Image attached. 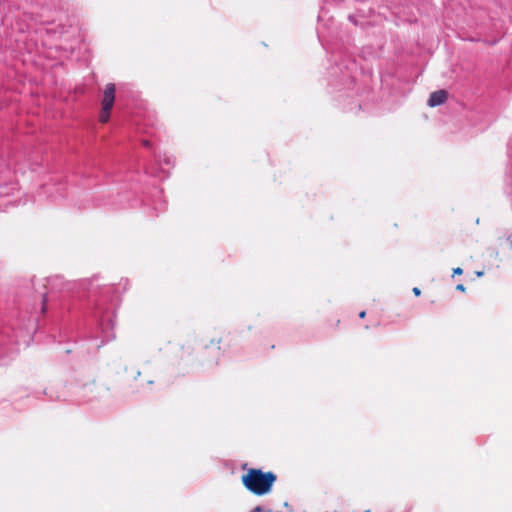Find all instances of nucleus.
<instances>
[{
  "label": "nucleus",
  "instance_id": "1",
  "mask_svg": "<svg viewBox=\"0 0 512 512\" xmlns=\"http://www.w3.org/2000/svg\"><path fill=\"white\" fill-rule=\"evenodd\" d=\"M97 280V277L84 280L82 285L87 289L89 301L94 304L93 315L102 332V345L104 342H109L115 338L113 331L115 307L112 302L116 295L113 285L98 284L96 283Z\"/></svg>",
  "mask_w": 512,
  "mask_h": 512
},
{
  "label": "nucleus",
  "instance_id": "2",
  "mask_svg": "<svg viewBox=\"0 0 512 512\" xmlns=\"http://www.w3.org/2000/svg\"><path fill=\"white\" fill-rule=\"evenodd\" d=\"M358 73V65L351 58H342L340 62L335 60V64L329 68V85L333 86L337 91L346 89L351 91L347 96L354 94L355 80Z\"/></svg>",
  "mask_w": 512,
  "mask_h": 512
},
{
  "label": "nucleus",
  "instance_id": "3",
  "mask_svg": "<svg viewBox=\"0 0 512 512\" xmlns=\"http://www.w3.org/2000/svg\"><path fill=\"white\" fill-rule=\"evenodd\" d=\"M276 481L277 475L274 472L263 471L261 468H249L241 476V482L245 489L255 496L269 494Z\"/></svg>",
  "mask_w": 512,
  "mask_h": 512
},
{
  "label": "nucleus",
  "instance_id": "4",
  "mask_svg": "<svg viewBox=\"0 0 512 512\" xmlns=\"http://www.w3.org/2000/svg\"><path fill=\"white\" fill-rule=\"evenodd\" d=\"M20 341L14 328L5 326L0 329V361L13 358L19 352Z\"/></svg>",
  "mask_w": 512,
  "mask_h": 512
},
{
  "label": "nucleus",
  "instance_id": "5",
  "mask_svg": "<svg viewBox=\"0 0 512 512\" xmlns=\"http://www.w3.org/2000/svg\"><path fill=\"white\" fill-rule=\"evenodd\" d=\"M115 91L116 86L114 83H109L106 85L102 99V106H104L105 111L112 110L115 102Z\"/></svg>",
  "mask_w": 512,
  "mask_h": 512
},
{
  "label": "nucleus",
  "instance_id": "6",
  "mask_svg": "<svg viewBox=\"0 0 512 512\" xmlns=\"http://www.w3.org/2000/svg\"><path fill=\"white\" fill-rule=\"evenodd\" d=\"M448 98V92L446 90H437L430 94L427 101L429 107H437L445 103Z\"/></svg>",
  "mask_w": 512,
  "mask_h": 512
},
{
  "label": "nucleus",
  "instance_id": "7",
  "mask_svg": "<svg viewBox=\"0 0 512 512\" xmlns=\"http://www.w3.org/2000/svg\"><path fill=\"white\" fill-rule=\"evenodd\" d=\"M18 190V184L16 182L0 181V199L14 195V193Z\"/></svg>",
  "mask_w": 512,
  "mask_h": 512
},
{
  "label": "nucleus",
  "instance_id": "8",
  "mask_svg": "<svg viewBox=\"0 0 512 512\" xmlns=\"http://www.w3.org/2000/svg\"><path fill=\"white\" fill-rule=\"evenodd\" d=\"M348 20L357 27H360L361 29H367L368 27L374 26L376 24V21L372 20H363L360 18L357 13H352L348 15Z\"/></svg>",
  "mask_w": 512,
  "mask_h": 512
},
{
  "label": "nucleus",
  "instance_id": "9",
  "mask_svg": "<svg viewBox=\"0 0 512 512\" xmlns=\"http://www.w3.org/2000/svg\"><path fill=\"white\" fill-rule=\"evenodd\" d=\"M47 283L51 289H58L59 291L70 289V284L66 283L61 276H53L47 279Z\"/></svg>",
  "mask_w": 512,
  "mask_h": 512
},
{
  "label": "nucleus",
  "instance_id": "10",
  "mask_svg": "<svg viewBox=\"0 0 512 512\" xmlns=\"http://www.w3.org/2000/svg\"><path fill=\"white\" fill-rule=\"evenodd\" d=\"M355 12L363 20H370V18L372 17V14L374 13V10L371 7L367 8V9L366 8H358Z\"/></svg>",
  "mask_w": 512,
  "mask_h": 512
},
{
  "label": "nucleus",
  "instance_id": "11",
  "mask_svg": "<svg viewBox=\"0 0 512 512\" xmlns=\"http://www.w3.org/2000/svg\"><path fill=\"white\" fill-rule=\"evenodd\" d=\"M110 113H111V110L105 111L104 110V106H102L101 113H100V116H99V120L102 123L107 122L109 120V118H110Z\"/></svg>",
  "mask_w": 512,
  "mask_h": 512
},
{
  "label": "nucleus",
  "instance_id": "12",
  "mask_svg": "<svg viewBox=\"0 0 512 512\" xmlns=\"http://www.w3.org/2000/svg\"><path fill=\"white\" fill-rule=\"evenodd\" d=\"M157 160L159 163H164L166 165H172L174 163L173 157L167 155H164L163 158L159 156Z\"/></svg>",
  "mask_w": 512,
  "mask_h": 512
},
{
  "label": "nucleus",
  "instance_id": "13",
  "mask_svg": "<svg viewBox=\"0 0 512 512\" xmlns=\"http://www.w3.org/2000/svg\"><path fill=\"white\" fill-rule=\"evenodd\" d=\"M251 512H273L272 509H264L262 506H256Z\"/></svg>",
  "mask_w": 512,
  "mask_h": 512
},
{
  "label": "nucleus",
  "instance_id": "14",
  "mask_svg": "<svg viewBox=\"0 0 512 512\" xmlns=\"http://www.w3.org/2000/svg\"><path fill=\"white\" fill-rule=\"evenodd\" d=\"M462 274H463V269L460 268V267H457V268L453 269L452 277L459 276V275H462Z\"/></svg>",
  "mask_w": 512,
  "mask_h": 512
},
{
  "label": "nucleus",
  "instance_id": "15",
  "mask_svg": "<svg viewBox=\"0 0 512 512\" xmlns=\"http://www.w3.org/2000/svg\"><path fill=\"white\" fill-rule=\"evenodd\" d=\"M46 297H47V294H44L43 295V304H42V307H41L42 313L46 312Z\"/></svg>",
  "mask_w": 512,
  "mask_h": 512
},
{
  "label": "nucleus",
  "instance_id": "16",
  "mask_svg": "<svg viewBox=\"0 0 512 512\" xmlns=\"http://www.w3.org/2000/svg\"><path fill=\"white\" fill-rule=\"evenodd\" d=\"M456 290L460 291V292H464L466 290V288L463 284L460 283L456 286Z\"/></svg>",
  "mask_w": 512,
  "mask_h": 512
},
{
  "label": "nucleus",
  "instance_id": "17",
  "mask_svg": "<svg viewBox=\"0 0 512 512\" xmlns=\"http://www.w3.org/2000/svg\"><path fill=\"white\" fill-rule=\"evenodd\" d=\"M412 291H413L415 296H420L421 295V290L418 287H414Z\"/></svg>",
  "mask_w": 512,
  "mask_h": 512
},
{
  "label": "nucleus",
  "instance_id": "18",
  "mask_svg": "<svg viewBox=\"0 0 512 512\" xmlns=\"http://www.w3.org/2000/svg\"><path fill=\"white\" fill-rule=\"evenodd\" d=\"M142 144H143V146H145L147 148L151 147V142L147 139L142 140Z\"/></svg>",
  "mask_w": 512,
  "mask_h": 512
},
{
  "label": "nucleus",
  "instance_id": "19",
  "mask_svg": "<svg viewBox=\"0 0 512 512\" xmlns=\"http://www.w3.org/2000/svg\"><path fill=\"white\" fill-rule=\"evenodd\" d=\"M164 209H165V202L163 201V202L160 203L159 210L163 211ZM154 210H158V207L154 206Z\"/></svg>",
  "mask_w": 512,
  "mask_h": 512
},
{
  "label": "nucleus",
  "instance_id": "20",
  "mask_svg": "<svg viewBox=\"0 0 512 512\" xmlns=\"http://www.w3.org/2000/svg\"><path fill=\"white\" fill-rule=\"evenodd\" d=\"M57 191H58V193H59V195H60L61 197H64V196H65V194L63 193V185H62V184L60 185V187L58 188V190H57Z\"/></svg>",
  "mask_w": 512,
  "mask_h": 512
},
{
  "label": "nucleus",
  "instance_id": "21",
  "mask_svg": "<svg viewBox=\"0 0 512 512\" xmlns=\"http://www.w3.org/2000/svg\"><path fill=\"white\" fill-rule=\"evenodd\" d=\"M284 507H286L289 510V512L293 511L292 507L290 506V504L288 502H284Z\"/></svg>",
  "mask_w": 512,
  "mask_h": 512
},
{
  "label": "nucleus",
  "instance_id": "22",
  "mask_svg": "<svg viewBox=\"0 0 512 512\" xmlns=\"http://www.w3.org/2000/svg\"><path fill=\"white\" fill-rule=\"evenodd\" d=\"M10 204H13V202L8 200V201L4 202L3 204H0V206L8 207V205H10Z\"/></svg>",
  "mask_w": 512,
  "mask_h": 512
},
{
  "label": "nucleus",
  "instance_id": "23",
  "mask_svg": "<svg viewBox=\"0 0 512 512\" xmlns=\"http://www.w3.org/2000/svg\"><path fill=\"white\" fill-rule=\"evenodd\" d=\"M507 241H508V243H509L510 248H512V235H509V236L507 237Z\"/></svg>",
  "mask_w": 512,
  "mask_h": 512
},
{
  "label": "nucleus",
  "instance_id": "24",
  "mask_svg": "<svg viewBox=\"0 0 512 512\" xmlns=\"http://www.w3.org/2000/svg\"><path fill=\"white\" fill-rule=\"evenodd\" d=\"M475 274H476L477 277H481V276L484 275V272L483 271H476Z\"/></svg>",
  "mask_w": 512,
  "mask_h": 512
},
{
  "label": "nucleus",
  "instance_id": "25",
  "mask_svg": "<svg viewBox=\"0 0 512 512\" xmlns=\"http://www.w3.org/2000/svg\"><path fill=\"white\" fill-rule=\"evenodd\" d=\"M365 316H366V312H365V311H361V312L359 313V317H360V318H364Z\"/></svg>",
  "mask_w": 512,
  "mask_h": 512
},
{
  "label": "nucleus",
  "instance_id": "26",
  "mask_svg": "<svg viewBox=\"0 0 512 512\" xmlns=\"http://www.w3.org/2000/svg\"><path fill=\"white\" fill-rule=\"evenodd\" d=\"M64 352H65L66 354H69V353H71V352H72V349H71V348H66V349L64 350Z\"/></svg>",
  "mask_w": 512,
  "mask_h": 512
},
{
  "label": "nucleus",
  "instance_id": "27",
  "mask_svg": "<svg viewBox=\"0 0 512 512\" xmlns=\"http://www.w3.org/2000/svg\"><path fill=\"white\" fill-rule=\"evenodd\" d=\"M364 92H365V93H368V92H369V88H368V87L364 88V89H363V91H362V93H364Z\"/></svg>",
  "mask_w": 512,
  "mask_h": 512
},
{
  "label": "nucleus",
  "instance_id": "28",
  "mask_svg": "<svg viewBox=\"0 0 512 512\" xmlns=\"http://www.w3.org/2000/svg\"><path fill=\"white\" fill-rule=\"evenodd\" d=\"M357 109H358V110H361V109H362V105H361V103H358V104H357Z\"/></svg>",
  "mask_w": 512,
  "mask_h": 512
},
{
  "label": "nucleus",
  "instance_id": "29",
  "mask_svg": "<svg viewBox=\"0 0 512 512\" xmlns=\"http://www.w3.org/2000/svg\"><path fill=\"white\" fill-rule=\"evenodd\" d=\"M140 374H141L140 371H137L136 375L134 376V378L136 379Z\"/></svg>",
  "mask_w": 512,
  "mask_h": 512
}]
</instances>
